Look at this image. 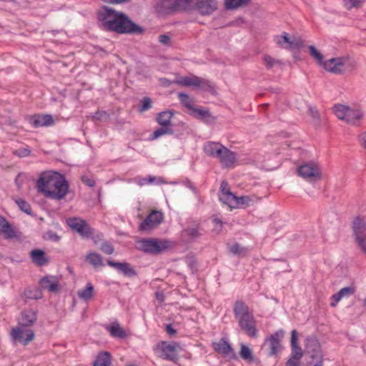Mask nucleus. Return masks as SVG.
I'll use <instances>...</instances> for the list:
<instances>
[{"instance_id": "obj_1", "label": "nucleus", "mask_w": 366, "mask_h": 366, "mask_svg": "<svg viewBox=\"0 0 366 366\" xmlns=\"http://www.w3.org/2000/svg\"><path fill=\"white\" fill-rule=\"evenodd\" d=\"M97 19L100 27L107 31L120 34H139L143 32V29L132 21L126 14L109 6H104L99 9Z\"/></svg>"}, {"instance_id": "obj_2", "label": "nucleus", "mask_w": 366, "mask_h": 366, "mask_svg": "<svg viewBox=\"0 0 366 366\" xmlns=\"http://www.w3.org/2000/svg\"><path fill=\"white\" fill-rule=\"evenodd\" d=\"M36 188L46 197L61 200L69 192V184L60 173L47 171L41 174L36 182Z\"/></svg>"}, {"instance_id": "obj_3", "label": "nucleus", "mask_w": 366, "mask_h": 366, "mask_svg": "<svg viewBox=\"0 0 366 366\" xmlns=\"http://www.w3.org/2000/svg\"><path fill=\"white\" fill-rule=\"evenodd\" d=\"M310 55L316 59L318 63L323 66L325 70L333 74L342 73V67L347 59L345 57L332 58L323 61V55L316 48L311 45L308 47Z\"/></svg>"}, {"instance_id": "obj_4", "label": "nucleus", "mask_w": 366, "mask_h": 366, "mask_svg": "<svg viewBox=\"0 0 366 366\" xmlns=\"http://www.w3.org/2000/svg\"><path fill=\"white\" fill-rule=\"evenodd\" d=\"M171 247V242L159 239H142L137 241V249L149 254H160Z\"/></svg>"}, {"instance_id": "obj_5", "label": "nucleus", "mask_w": 366, "mask_h": 366, "mask_svg": "<svg viewBox=\"0 0 366 366\" xmlns=\"http://www.w3.org/2000/svg\"><path fill=\"white\" fill-rule=\"evenodd\" d=\"M306 342L305 353L308 358L307 364L311 366H322L323 355L317 340L307 337Z\"/></svg>"}, {"instance_id": "obj_6", "label": "nucleus", "mask_w": 366, "mask_h": 366, "mask_svg": "<svg viewBox=\"0 0 366 366\" xmlns=\"http://www.w3.org/2000/svg\"><path fill=\"white\" fill-rule=\"evenodd\" d=\"M187 11L195 10L202 16H209L218 9L217 0H187Z\"/></svg>"}, {"instance_id": "obj_7", "label": "nucleus", "mask_w": 366, "mask_h": 366, "mask_svg": "<svg viewBox=\"0 0 366 366\" xmlns=\"http://www.w3.org/2000/svg\"><path fill=\"white\" fill-rule=\"evenodd\" d=\"M189 6L187 0H160L156 6L157 11L160 14H169L176 11H187Z\"/></svg>"}, {"instance_id": "obj_8", "label": "nucleus", "mask_w": 366, "mask_h": 366, "mask_svg": "<svg viewBox=\"0 0 366 366\" xmlns=\"http://www.w3.org/2000/svg\"><path fill=\"white\" fill-rule=\"evenodd\" d=\"M297 174L309 182L321 179V169L319 165L314 162H308L301 164L297 168Z\"/></svg>"}, {"instance_id": "obj_9", "label": "nucleus", "mask_w": 366, "mask_h": 366, "mask_svg": "<svg viewBox=\"0 0 366 366\" xmlns=\"http://www.w3.org/2000/svg\"><path fill=\"white\" fill-rule=\"evenodd\" d=\"M67 224L84 238H89L93 234V229L86 222L81 218L72 217L66 221Z\"/></svg>"}, {"instance_id": "obj_10", "label": "nucleus", "mask_w": 366, "mask_h": 366, "mask_svg": "<svg viewBox=\"0 0 366 366\" xmlns=\"http://www.w3.org/2000/svg\"><path fill=\"white\" fill-rule=\"evenodd\" d=\"M174 83L181 86H193L194 88L204 89L209 86V81L196 76H182L176 80Z\"/></svg>"}, {"instance_id": "obj_11", "label": "nucleus", "mask_w": 366, "mask_h": 366, "mask_svg": "<svg viewBox=\"0 0 366 366\" xmlns=\"http://www.w3.org/2000/svg\"><path fill=\"white\" fill-rule=\"evenodd\" d=\"M162 221V213L158 211L152 212L140 224L139 229L149 231L156 227Z\"/></svg>"}, {"instance_id": "obj_12", "label": "nucleus", "mask_w": 366, "mask_h": 366, "mask_svg": "<svg viewBox=\"0 0 366 366\" xmlns=\"http://www.w3.org/2000/svg\"><path fill=\"white\" fill-rule=\"evenodd\" d=\"M12 338L24 345H27L34 337V332L30 329L23 330L16 327L11 332Z\"/></svg>"}, {"instance_id": "obj_13", "label": "nucleus", "mask_w": 366, "mask_h": 366, "mask_svg": "<svg viewBox=\"0 0 366 366\" xmlns=\"http://www.w3.org/2000/svg\"><path fill=\"white\" fill-rule=\"evenodd\" d=\"M161 348L163 352L164 359L170 361H174L177 359V351L181 349L179 343L172 342L167 343V342H161Z\"/></svg>"}, {"instance_id": "obj_14", "label": "nucleus", "mask_w": 366, "mask_h": 366, "mask_svg": "<svg viewBox=\"0 0 366 366\" xmlns=\"http://www.w3.org/2000/svg\"><path fill=\"white\" fill-rule=\"evenodd\" d=\"M254 323L255 321L253 315L246 316L238 320L239 327L251 337H257V330Z\"/></svg>"}, {"instance_id": "obj_15", "label": "nucleus", "mask_w": 366, "mask_h": 366, "mask_svg": "<svg viewBox=\"0 0 366 366\" xmlns=\"http://www.w3.org/2000/svg\"><path fill=\"white\" fill-rule=\"evenodd\" d=\"M214 350L218 353L229 359H235L236 354L231 345L224 339H221L218 342L212 344Z\"/></svg>"}, {"instance_id": "obj_16", "label": "nucleus", "mask_w": 366, "mask_h": 366, "mask_svg": "<svg viewBox=\"0 0 366 366\" xmlns=\"http://www.w3.org/2000/svg\"><path fill=\"white\" fill-rule=\"evenodd\" d=\"M220 153L221 154H219L217 159L223 167H232L237 162L236 153L229 150L224 146L222 147Z\"/></svg>"}, {"instance_id": "obj_17", "label": "nucleus", "mask_w": 366, "mask_h": 366, "mask_svg": "<svg viewBox=\"0 0 366 366\" xmlns=\"http://www.w3.org/2000/svg\"><path fill=\"white\" fill-rule=\"evenodd\" d=\"M284 331L279 330L274 334L272 335L267 341L269 342V355H274L280 349V340L283 337Z\"/></svg>"}, {"instance_id": "obj_18", "label": "nucleus", "mask_w": 366, "mask_h": 366, "mask_svg": "<svg viewBox=\"0 0 366 366\" xmlns=\"http://www.w3.org/2000/svg\"><path fill=\"white\" fill-rule=\"evenodd\" d=\"M36 321V312L33 310H26L21 314L19 325L21 327H30Z\"/></svg>"}, {"instance_id": "obj_19", "label": "nucleus", "mask_w": 366, "mask_h": 366, "mask_svg": "<svg viewBox=\"0 0 366 366\" xmlns=\"http://www.w3.org/2000/svg\"><path fill=\"white\" fill-rule=\"evenodd\" d=\"M40 287L43 290H46L51 292H55L59 290V281L55 276H46L41 279Z\"/></svg>"}, {"instance_id": "obj_20", "label": "nucleus", "mask_w": 366, "mask_h": 366, "mask_svg": "<svg viewBox=\"0 0 366 366\" xmlns=\"http://www.w3.org/2000/svg\"><path fill=\"white\" fill-rule=\"evenodd\" d=\"M30 122L34 127L38 128L51 125L54 123V119L50 114H37L31 119Z\"/></svg>"}, {"instance_id": "obj_21", "label": "nucleus", "mask_w": 366, "mask_h": 366, "mask_svg": "<svg viewBox=\"0 0 366 366\" xmlns=\"http://www.w3.org/2000/svg\"><path fill=\"white\" fill-rule=\"evenodd\" d=\"M291 347L292 352L290 358L300 360L303 356V352L297 345V332L295 330L291 332Z\"/></svg>"}, {"instance_id": "obj_22", "label": "nucleus", "mask_w": 366, "mask_h": 366, "mask_svg": "<svg viewBox=\"0 0 366 366\" xmlns=\"http://www.w3.org/2000/svg\"><path fill=\"white\" fill-rule=\"evenodd\" d=\"M355 288L352 287H345L342 288L338 292L332 296V302L330 303L332 307H335L337 303L344 298H348L355 293Z\"/></svg>"}, {"instance_id": "obj_23", "label": "nucleus", "mask_w": 366, "mask_h": 366, "mask_svg": "<svg viewBox=\"0 0 366 366\" xmlns=\"http://www.w3.org/2000/svg\"><path fill=\"white\" fill-rule=\"evenodd\" d=\"M353 232L356 239L366 237V221L357 217L353 222Z\"/></svg>"}, {"instance_id": "obj_24", "label": "nucleus", "mask_w": 366, "mask_h": 366, "mask_svg": "<svg viewBox=\"0 0 366 366\" xmlns=\"http://www.w3.org/2000/svg\"><path fill=\"white\" fill-rule=\"evenodd\" d=\"M223 145L219 142H209L204 145L203 150L207 156L217 158L221 154Z\"/></svg>"}, {"instance_id": "obj_25", "label": "nucleus", "mask_w": 366, "mask_h": 366, "mask_svg": "<svg viewBox=\"0 0 366 366\" xmlns=\"http://www.w3.org/2000/svg\"><path fill=\"white\" fill-rule=\"evenodd\" d=\"M188 113L192 117L206 123L212 122L214 120V117L211 115L209 110L202 108L194 107L190 112H188Z\"/></svg>"}, {"instance_id": "obj_26", "label": "nucleus", "mask_w": 366, "mask_h": 366, "mask_svg": "<svg viewBox=\"0 0 366 366\" xmlns=\"http://www.w3.org/2000/svg\"><path fill=\"white\" fill-rule=\"evenodd\" d=\"M0 232L4 234L6 239L16 237V232L11 227V225L1 216H0Z\"/></svg>"}, {"instance_id": "obj_27", "label": "nucleus", "mask_w": 366, "mask_h": 366, "mask_svg": "<svg viewBox=\"0 0 366 366\" xmlns=\"http://www.w3.org/2000/svg\"><path fill=\"white\" fill-rule=\"evenodd\" d=\"M234 312L238 320L246 316L253 315L249 312V307L242 301L236 302L234 307Z\"/></svg>"}, {"instance_id": "obj_28", "label": "nucleus", "mask_w": 366, "mask_h": 366, "mask_svg": "<svg viewBox=\"0 0 366 366\" xmlns=\"http://www.w3.org/2000/svg\"><path fill=\"white\" fill-rule=\"evenodd\" d=\"M182 235L183 237L189 239H194L199 237L202 234L199 224H194L192 226L187 227L182 231Z\"/></svg>"}, {"instance_id": "obj_29", "label": "nucleus", "mask_w": 366, "mask_h": 366, "mask_svg": "<svg viewBox=\"0 0 366 366\" xmlns=\"http://www.w3.org/2000/svg\"><path fill=\"white\" fill-rule=\"evenodd\" d=\"M363 117V114L360 110L353 109L349 107L345 122L352 125H357L358 122Z\"/></svg>"}, {"instance_id": "obj_30", "label": "nucleus", "mask_w": 366, "mask_h": 366, "mask_svg": "<svg viewBox=\"0 0 366 366\" xmlns=\"http://www.w3.org/2000/svg\"><path fill=\"white\" fill-rule=\"evenodd\" d=\"M174 113L170 110L164 111L158 114L156 120L161 126L171 127V119Z\"/></svg>"}, {"instance_id": "obj_31", "label": "nucleus", "mask_w": 366, "mask_h": 366, "mask_svg": "<svg viewBox=\"0 0 366 366\" xmlns=\"http://www.w3.org/2000/svg\"><path fill=\"white\" fill-rule=\"evenodd\" d=\"M110 335L116 338H124L127 336L126 332L120 327L117 322H114L107 327Z\"/></svg>"}, {"instance_id": "obj_32", "label": "nucleus", "mask_w": 366, "mask_h": 366, "mask_svg": "<svg viewBox=\"0 0 366 366\" xmlns=\"http://www.w3.org/2000/svg\"><path fill=\"white\" fill-rule=\"evenodd\" d=\"M78 297L85 301L92 299L94 295V287L91 282H87L84 289L79 290L77 292Z\"/></svg>"}, {"instance_id": "obj_33", "label": "nucleus", "mask_w": 366, "mask_h": 366, "mask_svg": "<svg viewBox=\"0 0 366 366\" xmlns=\"http://www.w3.org/2000/svg\"><path fill=\"white\" fill-rule=\"evenodd\" d=\"M111 355L108 352L100 353L94 362L93 366H111Z\"/></svg>"}, {"instance_id": "obj_34", "label": "nucleus", "mask_w": 366, "mask_h": 366, "mask_svg": "<svg viewBox=\"0 0 366 366\" xmlns=\"http://www.w3.org/2000/svg\"><path fill=\"white\" fill-rule=\"evenodd\" d=\"M31 258L36 264L43 266L46 264L47 259L45 257V253L40 249H34L31 252Z\"/></svg>"}, {"instance_id": "obj_35", "label": "nucleus", "mask_w": 366, "mask_h": 366, "mask_svg": "<svg viewBox=\"0 0 366 366\" xmlns=\"http://www.w3.org/2000/svg\"><path fill=\"white\" fill-rule=\"evenodd\" d=\"M219 200L224 204L228 205L231 208H235V202L237 199V196H235L231 192H227L224 194H219Z\"/></svg>"}, {"instance_id": "obj_36", "label": "nucleus", "mask_w": 366, "mask_h": 366, "mask_svg": "<svg viewBox=\"0 0 366 366\" xmlns=\"http://www.w3.org/2000/svg\"><path fill=\"white\" fill-rule=\"evenodd\" d=\"M86 260L89 262L94 268L103 266L102 256L97 252H90L86 257Z\"/></svg>"}, {"instance_id": "obj_37", "label": "nucleus", "mask_w": 366, "mask_h": 366, "mask_svg": "<svg viewBox=\"0 0 366 366\" xmlns=\"http://www.w3.org/2000/svg\"><path fill=\"white\" fill-rule=\"evenodd\" d=\"M250 0H225L224 5L227 10H233L247 6Z\"/></svg>"}, {"instance_id": "obj_38", "label": "nucleus", "mask_w": 366, "mask_h": 366, "mask_svg": "<svg viewBox=\"0 0 366 366\" xmlns=\"http://www.w3.org/2000/svg\"><path fill=\"white\" fill-rule=\"evenodd\" d=\"M173 133H174V130L171 127L162 126V127L158 128L153 132L150 139L152 140H154V139H156L163 135L172 134Z\"/></svg>"}, {"instance_id": "obj_39", "label": "nucleus", "mask_w": 366, "mask_h": 366, "mask_svg": "<svg viewBox=\"0 0 366 366\" xmlns=\"http://www.w3.org/2000/svg\"><path fill=\"white\" fill-rule=\"evenodd\" d=\"M178 97L180 102L188 109L189 112H190L194 107V100L188 94L184 93H179Z\"/></svg>"}, {"instance_id": "obj_40", "label": "nucleus", "mask_w": 366, "mask_h": 366, "mask_svg": "<svg viewBox=\"0 0 366 366\" xmlns=\"http://www.w3.org/2000/svg\"><path fill=\"white\" fill-rule=\"evenodd\" d=\"M349 109V107L342 105V104H337L334 106L333 107V112L336 117L341 119L345 121L347 111Z\"/></svg>"}, {"instance_id": "obj_41", "label": "nucleus", "mask_w": 366, "mask_h": 366, "mask_svg": "<svg viewBox=\"0 0 366 366\" xmlns=\"http://www.w3.org/2000/svg\"><path fill=\"white\" fill-rule=\"evenodd\" d=\"M239 355L243 360H247L249 362H252L254 361L252 350L244 345H241Z\"/></svg>"}, {"instance_id": "obj_42", "label": "nucleus", "mask_w": 366, "mask_h": 366, "mask_svg": "<svg viewBox=\"0 0 366 366\" xmlns=\"http://www.w3.org/2000/svg\"><path fill=\"white\" fill-rule=\"evenodd\" d=\"M263 61L267 69H272L275 65L282 66L283 64L282 60L274 59L269 55H264Z\"/></svg>"}, {"instance_id": "obj_43", "label": "nucleus", "mask_w": 366, "mask_h": 366, "mask_svg": "<svg viewBox=\"0 0 366 366\" xmlns=\"http://www.w3.org/2000/svg\"><path fill=\"white\" fill-rule=\"evenodd\" d=\"M19 209L27 214L32 215V211L30 204L23 199H16L15 200Z\"/></svg>"}, {"instance_id": "obj_44", "label": "nucleus", "mask_w": 366, "mask_h": 366, "mask_svg": "<svg viewBox=\"0 0 366 366\" xmlns=\"http://www.w3.org/2000/svg\"><path fill=\"white\" fill-rule=\"evenodd\" d=\"M365 0H343V5L347 10L361 7Z\"/></svg>"}, {"instance_id": "obj_45", "label": "nucleus", "mask_w": 366, "mask_h": 366, "mask_svg": "<svg viewBox=\"0 0 366 366\" xmlns=\"http://www.w3.org/2000/svg\"><path fill=\"white\" fill-rule=\"evenodd\" d=\"M304 46V41L300 38H293L290 40L287 46H285V49H296Z\"/></svg>"}, {"instance_id": "obj_46", "label": "nucleus", "mask_w": 366, "mask_h": 366, "mask_svg": "<svg viewBox=\"0 0 366 366\" xmlns=\"http://www.w3.org/2000/svg\"><path fill=\"white\" fill-rule=\"evenodd\" d=\"M121 273L129 277H132L137 275L135 269L131 266L129 263L127 262H125Z\"/></svg>"}, {"instance_id": "obj_47", "label": "nucleus", "mask_w": 366, "mask_h": 366, "mask_svg": "<svg viewBox=\"0 0 366 366\" xmlns=\"http://www.w3.org/2000/svg\"><path fill=\"white\" fill-rule=\"evenodd\" d=\"M109 115L105 111H97L93 116L92 119L95 121L106 122L109 119Z\"/></svg>"}, {"instance_id": "obj_48", "label": "nucleus", "mask_w": 366, "mask_h": 366, "mask_svg": "<svg viewBox=\"0 0 366 366\" xmlns=\"http://www.w3.org/2000/svg\"><path fill=\"white\" fill-rule=\"evenodd\" d=\"M24 295L28 299L39 300L41 298V293L38 289H36L34 291L30 290H26L24 292Z\"/></svg>"}, {"instance_id": "obj_49", "label": "nucleus", "mask_w": 366, "mask_h": 366, "mask_svg": "<svg viewBox=\"0 0 366 366\" xmlns=\"http://www.w3.org/2000/svg\"><path fill=\"white\" fill-rule=\"evenodd\" d=\"M99 249L106 254H112L114 251L113 245L109 242H104Z\"/></svg>"}, {"instance_id": "obj_50", "label": "nucleus", "mask_w": 366, "mask_h": 366, "mask_svg": "<svg viewBox=\"0 0 366 366\" xmlns=\"http://www.w3.org/2000/svg\"><path fill=\"white\" fill-rule=\"evenodd\" d=\"M309 112L310 116L313 119L314 124L316 125L320 124V116L317 109L315 107H310Z\"/></svg>"}, {"instance_id": "obj_51", "label": "nucleus", "mask_w": 366, "mask_h": 366, "mask_svg": "<svg viewBox=\"0 0 366 366\" xmlns=\"http://www.w3.org/2000/svg\"><path fill=\"white\" fill-rule=\"evenodd\" d=\"M251 202L252 199L249 196L237 197L235 207L239 205L248 206Z\"/></svg>"}, {"instance_id": "obj_52", "label": "nucleus", "mask_w": 366, "mask_h": 366, "mask_svg": "<svg viewBox=\"0 0 366 366\" xmlns=\"http://www.w3.org/2000/svg\"><path fill=\"white\" fill-rule=\"evenodd\" d=\"M290 39L288 37V34L286 32H283L282 35L277 36L275 37L276 43L278 45L283 46L284 48H285V46H283V44L287 43L288 44L290 42Z\"/></svg>"}, {"instance_id": "obj_53", "label": "nucleus", "mask_w": 366, "mask_h": 366, "mask_svg": "<svg viewBox=\"0 0 366 366\" xmlns=\"http://www.w3.org/2000/svg\"><path fill=\"white\" fill-rule=\"evenodd\" d=\"M229 252L234 254H240L245 252L246 249L235 243L229 247Z\"/></svg>"}, {"instance_id": "obj_54", "label": "nucleus", "mask_w": 366, "mask_h": 366, "mask_svg": "<svg viewBox=\"0 0 366 366\" xmlns=\"http://www.w3.org/2000/svg\"><path fill=\"white\" fill-rule=\"evenodd\" d=\"M152 108V101L149 97H144L142 99V104L139 109L140 112H145Z\"/></svg>"}, {"instance_id": "obj_55", "label": "nucleus", "mask_w": 366, "mask_h": 366, "mask_svg": "<svg viewBox=\"0 0 366 366\" xmlns=\"http://www.w3.org/2000/svg\"><path fill=\"white\" fill-rule=\"evenodd\" d=\"M31 152L28 148H19L14 152V154L19 157H26L30 154Z\"/></svg>"}, {"instance_id": "obj_56", "label": "nucleus", "mask_w": 366, "mask_h": 366, "mask_svg": "<svg viewBox=\"0 0 366 366\" xmlns=\"http://www.w3.org/2000/svg\"><path fill=\"white\" fill-rule=\"evenodd\" d=\"M81 181L84 184L89 187H93L95 186V180L91 177L84 175L81 177Z\"/></svg>"}, {"instance_id": "obj_57", "label": "nucleus", "mask_w": 366, "mask_h": 366, "mask_svg": "<svg viewBox=\"0 0 366 366\" xmlns=\"http://www.w3.org/2000/svg\"><path fill=\"white\" fill-rule=\"evenodd\" d=\"M107 264L110 267L115 268L118 272H121L125 262H116L109 259L107 260Z\"/></svg>"}, {"instance_id": "obj_58", "label": "nucleus", "mask_w": 366, "mask_h": 366, "mask_svg": "<svg viewBox=\"0 0 366 366\" xmlns=\"http://www.w3.org/2000/svg\"><path fill=\"white\" fill-rule=\"evenodd\" d=\"M107 264L110 267L115 268L118 272H121L125 262H116L109 259L107 260Z\"/></svg>"}, {"instance_id": "obj_59", "label": "nucleus", "mask_w": 366, "mask_h": 366, "mask_svg": "<svg viewBox=\"0 0 366 366\" xmlns=\"http://www.w3.org/2000/svg\"><path fill=\"white\" fill-rule=\"evenodd\" d=\"M158 39L159 41L164 45L170 44L171 38L167 34H161L159 36Z\"/></svg>"}, {"instance_id": "obj_60", "label": "nucleus", "mask_w": 366, "mask_h": 366, "mask_svg": "<svg viewBox=\"0 0 366 366\" xmlns=\"http://www.w3.org/2000/svg\"><path fill=\"white\" fill-rule=\"evenodd\" d=\"M361 250L366 254V237L356 239Z\"/></svg>"}, {"instance_id": "obj_61", "label": "nucleus", "mask_w": 366, "mask_h": 366, "mask_svg": "<svg viewBox=\"0 0 366 366\" xmlns=\"http://www.w3.org/2000/svg\"><path fill=\"white\" fill-rule=\"evenodd\" d=\"M227 192H231L229 188V184L226 181H222L220 185V194H224Z\"/></svg>"}, {"instance_id": "obj_62", "label": "nucleus", "mask_w": 366, "mask_h": 366, "mask_svg": "<svg viewBox=\"0 0 366 366\" xmlns=\"http://www.w3.org/2000/svg\"><path fill=\"white\" fill-rule=\"evenodd\" d=\"M165 330L167 333L169 335H175L177 334V330L173 328L171 324H167L165 327Z\"/></svg>"}, {"instance_id": "obj_63", "label": "nucleus", "mask_w": 366, "mask_h": 366, "mask_svg": "<svg viewBox=\"0 0 366 366\" xmlns=\"http://www.w3.org/2000/svg\"><path fill=\"white\" fill-rule=\"evenodd\" d=\"M359 141L364 149H366V132L362 133L358 137Z\"/></svg>"}, {"instance_id": "obj_64", "label": "nucleus", "mask_w": 366, "mask_h": 366, "mask_svg": "<svg viewBox=\"0 0 366 366\" xmlns=\"http://www.w3.org/2000/svg\"><path fill=\"white\" fill-rule=\"evenodd\" d=\"M285 366H300V360L290 358Z\"/></svg>"}]
</instances>
